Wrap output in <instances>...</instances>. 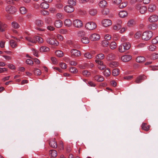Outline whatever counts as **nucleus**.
<instances>
[{
  "label": "nucleus",
  "mask_w": 158,
  "mask_h": 158,
  "mask_svg": "<svg viewBox=\"0 0 158 158\" xmlns=\"http://www.w3.org/2000/svg\"><path fill=\"white\" fill-rule=\"evenodd\" d=\"M55 54L58 57H62L63 56V52L60 50H57L56 51Z\"/></svg>",
  "instance_id": "42"
},
{
  "label": "nucleus",
  "mask_w": 158,
  "mask_h": 158,
  "mask_svg": "<svg viewBox=\"0 0 158 158\" xmlns=\"http://www.w3.org/2000/svg\"><path fill=\"white\" fill-rule=\"evenodd\" d=\"M137 62L139 63H142L145 61V58L143 56H139L137 57L136 59Z\"/></svg>",
  "instance_id": "22"
},
{
  "label": "nucleus",
  "mask_w": 158,
  "mask_h": 158,
  "mask_svg": "<svg viewBox=\"0 0 158 158\" xmlns=\"http://www.w3.org/2000/svg\"><path fill=\"white\" fill-rule=\"evenodd\" d=\"M101 63H98V68L101 70H103L106 68V66L103 64V62H102Z\"/></svg>",
  "instance_id": "48"
},
{
  "label": "nucleus",
  "mask_w": 158,
  "mask_h": 158,
  "mask_svg": "<svg viewBox=\"0 0 158 158\" xmlns=\"http://www.w3.org/2000/svg\"><path fill=\"white\" fill-rule=\"evenodd\" d=\"M141 35V32H137L135 35V38L136 39H138L140 38Z\"/></svg>",
  "instance_id": "57"
},
{
  "label": "nucleus",
  "mask_w": 158,
  "mask_h": 158,
  "mask_svg": "<svg viewBox=\"0 0 158 158\" xmlns=\"http://www.w3.org/2000/svg\"><path fill=\"white\" fill-rule=\"evenodd\" d=\"M109 65L110 67L114 68L117 67L119 65V64L116 61H112L109 64Z\"/></svg>",
  "instance_id": "29"
},
{
  "label": "nucleus",
  "mask_w": 158,
  "mask_h": 158,
  "mask_svg": "<svg viewBox=\"0 0 158 158\" xmlns=\"http://www.w3.org/2000/svg\"><path fill=\"white\" fill-rule=\"evenodd\" d=\"M77 35L78 36L83 37L85 36L86 33L84 31H80L77 32Z\"/></svg>",
  "instance_id": "39"
},
{
  "label": "nucleus",
  "mask_w": 158,
  "mask_h": 158,
  "mask_svg": "<svg viewBox=\"0 0 158 158\" xmlns=\"http://www.w3.org/2000/svg\"><path fill=\"white\" fill-rule=\"evenodd\" d=\"M152 32L151 31L144 32L142 36V39L145 40H148L152 36Z\"/></svg>",
  "instance_id": "2"
},
{
  "label": "nucleus",
  "mask_w": 158,
  "mask_h": 158,
  "mask_svg": "<svg viewBox=\"0 0 158 158\" xmlns=\"http://www.w3.org/2000/svg\"><path fill=\"white\" fill-rule=\"evenodd\" d=\"M69 70L70 72L74 73H76L78 71L76 68L73 67H70Z\"/></svg>",
  "instance_id": "51"
},
{
  "label": "nucleus",
  "mask_w": 158,
  "mask_h": 158,
  "mask_svg": "<svg viewBox=\"0 0 158 158\" xmlns=\"http://www.w3.org/2000/svg\"><path fill=\"white\" fill-rule=\"evenodd\" d=\"M7 25L2 22L0 21V31L2 32L5 31V28L7 27Z\"/></svg>",
  "instance_id": "30"
},
{
  "label": "nucleus",
  "mask_w": 158,
  "mask_h": 158,
  "mask_svg": "<svg viewBox=\"0 0 158 158\" xmlns=\"http://www.w3.org/2000/svg\"><path fill=\"white\" fill-rule=\"evenodd\" d=\"M102 24L104 27H107L111 25V21L109 19H104L102 21Z\"/></svg>",
  "instance_id": "14"
},
{
  "label": "nucleus",
  "mask_w": 158,
  "mask_h": 158,
  "mask_svg": "<svg viewBox=\"0 0 158 158\" xmlns=\"http://www.w3.org/2000/svg\"><path fill=\"white\" fill-rule=\"evenodd\" d=\"M89 39L92 41H96L98 40L100 38V36L99 34L94 33L90 35Z\"/></svg>",
  "instance_id": "7"
},
{
  "label": "nucleus",
  "mask_w": 158,
  "mask_h": 158,
  "mask_svg": "<svg viewBox=\"0 0 158 158\" xmlns=\"http://www.w3.org/2000/svg\"><path fill=\"white\" fill-rule=\"evenodd\" d=\"M10 46L13 48H16L17 46V43L13 40H10Z\"/></svg>",
  "instance_id": "33"
},
{
  "label": "nucleus",
  "mask_w": 158,
  "mask_h": 158,
  "mask_svg": "<svg viewBox=\"0 0 158 158\" xmlns=\"http://www.w3.org/2000/svg\"><path fill=\"white\" fill-rule=\"evenodd\" d=\"M107 2L105 0L101 1L99 3V5L100 7L103 8L106 6Z\"/></svg>",
  "instance_id": "36"
},
{
  "label": "nucleus",
  "mask_w": 158,
  "mask_h": 158,
  "mask_svg": "<svg viewBox=\"0 0 158 158\" xmlns=\"http://www.w3.org/2000/svg\"><path fill=\"white\" fill-rule=\"evenodd\" d=\"M110 48L111 49H114L117 47V44L116 42H111L110 45Z\"/></svg>",
  "instance_id": "44"
},
{
  "label": "nucleus",
  "mask_w": 158,
  "mask_h": 158,
  "mask_svg": "<svg viewBox=\"0 0 158 158\" xmlns=\"http://www.w3.org/2000/svg\"><path fill=\"white\" fill-rule=\"evenodd\" d=\"M147 78L146 76L144 75H140L137 77L135 80V82L136 83H140Z\"/></svg>",
  "instance_id": "11"
},
{
  "label": "nucleus",
  "mask_w": 158,
  "mask_h": 158,
  "mask_svg": "<svg viewBox=\"0 0 158 158\" xmlns=\"http://www.w3.org/2000/svg\"><path fill=\"white\" fill-rule=\"evenodd\" d=\"M63 25L62 22L60 20H56L55 22L54 25L57 28L61 27Z\"/></svg>",
  "instance_id": "19"
},
{
  "label": "nucleus",
  "mask_w": 158,
  "mask_h": 158,
  "mask_svg": "<svg viewBox=\"0 0 158 158\" xmlns=\"http://www.w3.org/2000/svg\"><path fill=\"white\" fill-rule=\"evenodd\" d=\"M40 7L43 9H47L49 7V5L46 2H43L40 5Z\"/></svg>",
  "instance_id": "25"
},
{
  "label": "nucleus",
  "mask_w": 158,
  "mask_h": 158,
  "mask_svg": "<svg viewBox=\"0 0 158 158\" xmlns=\"http://www.w3.org/2000/svg\"><path fill=\"white\" fill-rule=\"evenodd\" d=\"M11 26L12 27L15 29H17L20 27L19 24L17 22L15 21L12 22Z\"/></svg>",
  "instance_id": "34"
},
{
  "label": "nucleus",
  "mask_w": 158,
  "mask_h": 158,
  "mask_svg": "<svg viewBox=\"0 0 158 158\" xmlns=\"http://www.w3.org/2000/svg\"><path fill=\"white\" fill-rule=\"evenodd\" d=\"M102 12L103 15H107L109 13V9L107 8H105L102 11Z\"/></svg>",
  "instance_id": "50"
},
{
  "label": "nucleus",
  "mask_w": 158,
  "mask_h": 158,
  "mask_svg": "<svg viewBox=\"0 0 158 158\" xmlns=\"http://www.w3.org/2000/svg\"><path fill=\"white\" fill-rule=\"evenodd\" d=\"M35 24L38 26L39 27H42L44 25L43 21L39 19H36L35 21Z\"/></svg>",
  "instance_id": "31"
},
{
  "label": "nucleus",
  "mask_w": 158,
  "mask_h": 158,
  "mask_svg": "<svg viewBox=\"0 0 158 158\" xmlns=\"http://www.w3.org/2000/svg\"><path fill=\"white\" fill-rule=\"evenodd\" d=\"M76 0H68V3L69 5L73 7L74 6L76 5Z\"/></svg>",
  "instance_id": "43"
},
{
  "label": "nucleus",
  "mask_w": 158,
  "mask_h": 158,
  "mask_svg": "<svg viewBox=\"0 0 158 158\" xmlns=\"http://www.w3.org/2000/svg\"><path fill=\"white\" fill-rule=\"evenodd\" d=\"M25 40L32 43H36L35 36L33 37L26 36L25 37Z\"/></svg>",
  "instance_id": "18"
},
{
  "label": "nucleus",
  "mask_w": 158,
  "mask_h": 158,
  "mask_svg": "<svg viewBox=\"0 0 158 158\" xmlns=\"http://www.w3.org/2000/svg\"><path fill=\"white\" fill-rule=\"evenodd\" d=\"M94 79L98 82H102L104 81L103 77L100 75H95L94 77Z\"/></svg>",
  "instance_id": "17"
},
{
  "label": "nucleus",
  "mask_w": 158,
  "mask_h": 158,
  "mask_svg": "<svg viewBox=\"0 0 158 158\" xmlns=\"http://www.w3.org/2000/svg\"><path fill=\"white\" fill-rule=\"evenodd\" d=\"M46 41L49 44L54 46H57L59 45L58 42L53 37L47 38L46 39Z\"/></svg>",
  "instance_id": "3"
},
{
  "label": "nucleus",
  "mask_w": 158,
  "mask_h": 158,
  "mask_svg": "<svg viewBox=\"0 0 158 158\" xmlns=\"http://www.w3.org/2000/svg\"><path fill=\"white\" fill-rule=\"evenodd\" d=\"M49 153L50 156L53 158L56 157L57 156V152L54 150H51L49 152Z\"/></svg>",
  "instance_id": "26"
},
{
  "label": "nucleus",
  "mask_w": 158,
  "mask_h": 158,
  "mask_svg": "<svg viewBox=\"0 0 158 158\" xmlns=\"http://www.w3.org/2000/svg\"><path fill=\"white\" fill-rule=\"evenodd\" d=\"M72 22L69 19H66L64 22V25L68 27H70L72 25Z\"/></svg>",
  "instance_id": "32"
},
{
  "label": "nucleus",
  "mask_w": 158,
  "mask_h": 158,
  "mask_svg": "<svg viewBox=\"0 0 158 158\" xmlns=\"http://www.w3.org/2000/svg\"><path fill=\"white\" fill-rule=\"evenodd\" d=\"M40 14L44 15H47L49 14V12L48 11L46 10H41L40 11Z\"/></svg>",
  "instance_id": "55"
},
{
  "label": "nucleus",
  "mask_w": 158,
  "mask_h": 158,
  "mask_svg": "<svg viewBox=\"0 0 158 158\" xmlns=\"http://www.w3.org/2000/svg\"><path fill=\"white\" fill-rule=\"evenodd\" d=\"M115 55L113 53H111L108 54L106 56V59L108 60H114L115 59Z\"/></svg>",
  "instance_id": "21"
},
{
  "label": "nucleus",
  "mask_w": 158,
  "mask_h": 158,
  "mask_svg": "<svg viewBox=\"0 0 158 158\" xmlns=\"http://www.w3.org/2000/svg\"><path fill=\"white\" fill-rule=\"evenodd\" d=\"M136 9L139 11L141 14L145 13L147 10V7L145 6H142L140 5H137L136 6Z\"/></svg>",
  "instance_id": "6"
},
{
  "label": "nucleus",
  "mask_w": 158,
  "mask_h": 158,
  "mask_svg": "<svg viewBox=\"0 0 158 158\" xmlns=\"http://www.w3.org/2000/svg\"><path fill=\"white\" fill-rule=\"evenodd\" d=\"M150 127L149 125L147 126V124L145 123H143L141 126L142 129L146 131H148L149 130Z\"/></svg>",
  "instance_id": "24"
},
{
  "label": "nucleus",
  "mask_w": 158,
  "mask_h": 158,
  "mask_svg": "<svg viewBox=\"0 0 158 158\" xmlns=\"http://www.w3.org/2000/svg\"><path fill=\"white\" fill-rule=\"evenodd\" d=\"M56 17L59 19H61L63 18V15L61 13H58L56 15Z\"/></svg>",
  "instance_id": "62"
},
{
  "label": "nucleus",
  "mask_w": 158,
  "mask_h": 158,
  "mask_svg": "<svg viewBox=\"0 0 158 158\" xmlns=\"http://www.w3.org/2000/svg\"><path fill=\"white\" fill-rule=\"evenodd\" d=\"M33 55L37 57H39L38 52L34 48L32 49Z\"/></svg>",
  "instance_id": "59"
},
{
  "label": "nucleus",
  "mask_w": 158,
  "mask_h": 158,
  "mask_svg": "<svg viewBox=\"0 0 158 158\" xmlns=\"http://www.w3.org/2000/svg\"><path fill=\"white\" fill-rule=\"evenodd\" d=\"M45 22L48 24H51L52 22V20L50 17H47L44 19Z\"/></svg>",
  "instance_id": "38"
},
{
  "label": "nucleus",
  "mask_w": 158,
  "mask_h": 158,
  "mask_svg": "<svg viewBox=\"0 0 158 158\" xmlns=\"http://www.w3.org/2000/svg\"><path fill=\"white\" fill-rule=\"evenodd\" d=\"M158 25L156 23H152L148 26V29L150 30H155L158 27Z\"/></svg>",
  "instance_id": "23"
},
{
  "label": "nucleus",
  "mask_w": 158,
  "mask_h": 158,
  "mask_svg": "<svg viewBox=\"0 0 158 158\" xmlns=\"http://www.w3.org/2000/svg\"><path fill=\"white\" fill-rule=\"evenodd\" d=\"M119 16L121 18H125L127 16V13L125 10L121 11L119 13Z\"/></svg>",
  "instance_id": "27"
},
{
  "label": "nucleus",
  "mask_w": 158,
  "mask_h": 158,
  "mask_svg": "<svg viewBox=\"0 0 158 158\" xmlns=\"http://www.w3.org/2000/svg\"><path fill=\"white\" fill-rule=\"evenodd\" d=\"M104 75L106 77H108L110 74V71L108 69H106L103 72Z\"/></svg>",
  "instance_id": "41"
},
{
  "label": "nucleus",
  "mask_w": 158,
  "mask_h": 158,
  "mask_svg": "<svg viewBox=\"0 0 158 158\" xmlns=\"http://www.w3.org/2000/svg\"><path fill=\"white\" fill-rule=\"evenodd\" d=\"M151 58L153 60H155L158 58V54L156 53H153L151 56Z\"/></svg>",
  "instance_id": "60"
},
{
  "label": "nucleus",
  "mask_w": 158,
  "mask_h": 158,
  "mask_svg": "<svg viewBox=\"0 0 158 158\" xmlns=\"http://www.w3.org/2000/svg\"><path fill=\"white\" fill-rule=\"evenodd\" d=\"M109 43L108 41L105 40H103L101 42L102 45L104 47H107L109 46Z\"/></svg>",
  "instance_id": "40"
},
{
  "label": "nucleus",
  "mask_w": 158,
  "mask_h": 158,
  "mask_svg": "<svg viewBox=\"0 0 158 158\" xmlns=\"http://www.w3.org/2000/svg\"><path fill=\"white\" fill-rule=\"evenodd\" d=\"M6 10L8 13L14 14L16 12V10L14 6L9 5L6 8Z\"/></svg>",
  "instance_id": "5"
},
{
  "label": "nucleus",
  "mask_w": 158,
  "mask_h": 158,
  "mask_svg": "<svg viewBox=\"0 0 158 158\" xmlns=\"http://www.w3.org/2000/svg\"><path fill=\"white\" fill-rule=\"evenodd\" d=\"M34 74L35 75H40L41 73V72L40 70L38 69L35 68L33 71Z\"/></svg>",
  "instance_id": "46"
},
{
  "label": "nucleus",
  "mask_w": 158,
  "mask_h": 158,
  "mask_svg": "<svg viewBox=\"0 0 158 158\" xmlns=\"http://www.w3.org/2000/svg\"><path fill=\"white\" fill-rule=\"evenodd\" d=\"M105 57L104 55L102 53H100L97 55L95 58L96 59L95 61L97 63H101L102 62L101 60L104 59Z\"/></svg>",
  "instance_id": "8"
},
{
  "label": "nucleus",
  "mask_w": 158,
  "mask_h": 158,
  "mask_svg": "<svg viewBox=\"0 0 158 158\" xmlns=\"http://www.w3.org/2000/svg\"><path fill=\"white\" fill-rule=\"evenodd\" d=\"M20 13L22 14H24L27 12V10L26 8L24 7H21L20 8Z\"/></svg>",
  "instance_id": "53"
},
{
  "label": "nucleus",
  "mask_w": 158,
  "mask_h": 158,
  "mask_svg": "<svg viewBox=\"0 0 158 158\" xmlns=\"http://www.w3.org/2000/svg\"><path fill=\"white\" fill-rule=\"evenodd\" d=\"M59 32L61 34H66L68 33L69 31L66 29H63L60 30Z\"/></svg>",
  "instance_id": "52"
},
{
  "label": "nucleus",
  "mask_w": 158,
  "mask_h": 158,
  "mask_svg": "<svg viewBox=\"0 0 158 158\" xmlns=\"http://www.w3.org/2000/svg\"><path fill=\"white\" fill-rule=\"evenodd\" d=\"M148 21L151 23H155L158 20V16L156 15H151L148 18Z\"/></svg>",
  "instance_id": "13"
},
{
  "label": "nucleus",
  "mask_w": 158,
  "mask_h": 158,
  "mask_svg": "<svg viewBox=\"0 0 158 158\" xmlns=\"http://www.w3.org/2000/svg\"><path fill=\"white\" fill-rule=\"evenodd\" d=\"M49 48L46 46H42L40 49V52H47L49 51Z\"/></svg>",
  "instance_id": "28"
},
{
  "label": "nucleus",
  "mask_w": 158,
  "mask_h": 158,
  "mask_svg": "<svg viewBox=\"0 0 158 158\" xmlns=\"http://www.w3.org/2000/svg\"><path fill=\"white\" fill-rule=\"evenodd\" d=\"M152 42L153 44H156L158 43V36L156 37L152 40Z\"/></svg>",
  "instance_id": "64"
},
{
  "label": "nucleus",
  "mask_w": 158,
  "mask_h": 158,
  "mask_svg": "<svg viewBox=\"0 0 158 158\" xmlns=\"http://www.w3.org/2000/svg\"><path fill=\"white\" fill-rule=\"evenodd\" d=\"M148 48L150 51H153L156 49V47L154 44H152L148 46Z\"/></svg>",
  "instance_id": "49"
},
{
  "label": "nucleus",
  "mask_w": 158,
  "mask_h": 158,
  "mask_svg": "<svg viewBox=\"0 0 158 158\" xmlns=\"http://www.w3.org/2000/svg\"><path fill=\"white\" fill-rule=\"evenodd\" d=\"M64 10L65 11L68 13H70L74 10V8L72 6L69 5L66 6L64 7Z\"/></svg>",
  "instance_id": "15"
},
{
  "label": "nucleus",
  "mask_w": 158,
  "mask_h": 158,
  "mask_svg": "<svg viewBox=\"0 0 158 158\" xmlns=\"http://www.w3.org/2000/svg\"><path fill=\"white\" fill-rule=\"evenodd\" d=\"M59 65L62 69H65L67 67L66 64L62 62L60 63Z\"/></svg>",
  "instance_id": "63"
},
{
  "label": "nucleus",
  "mask_w": 158,
  "mask_h": 158,
  "mask_svg": "<svg viewBox=\"0 0 158 158\" xmlns=\"http://www.w3.org/2000/svg\"><path fill=\"white\" fill-rule=\"evenodd\" d=\"M84 56L87 59H90L93 57V55L89 52L85 53L84 54Z\"/></svg>",
  "instance_id": "58"
},
{
  "label": "nucleus",
  "mask_w": 158,
  "mask_h": 158,
  "mask_svg": "<svg viewBox=\"0 0 158 158\" xmlns=\"http://www.w3.org/2000/svg\"><path fill=\"white\" fill-rule=\"evenodd\" d=\"M97 13V10L96 9H91L89 11V14L91 15H95Z\"/></svg>",
  "instance_id": "45"
},
{
  "label": "nucleus",
  "mask_w": 158,
  "mask_h": 158,
  "mask_svg": "<svg viewBox=\"0 0 158 158\" xmlns=\"http://www.w3.org/2000/svg\"><path fill=\"white\" fill-rule=\"evenodd\" d=\"M131 44L129 42H124L121 44L118 47V51L120 52H125L131 47Z\"/></svg>",
  "instance_id": "1"
},
{
  "label": "nucleus",
  "mask_w": 158,
  "mask_h": 158,
  "mask_svg": "<svg viewBox=\"0 0 158 158\" xmlns=\"http://www.w3.org/2000/svg\"><path fill=\"white\" fill-rule=\"evenodd\" d=\"M49 141V144L51 147L54 148H57V144L55 138H52L50 139Z\"/></svg>",
  "instance_id": "10"
},
{
  "label": "nucleus",
  "mask_w": 158,
  "mask_h": 158,
  "mask_svg": "<svg viewBox=\"0 0 158 158\" xmlns=\"http://www.w3.org/2000/svg\"><path fill=\"white\" fill-rule=\"evenodd\" d=\"M119 73V71L118 69H115L113 70L112 72V75L115 76L118 75Z\"/></svg>",
  "instance_id": "47"
},
{
  "label": "nucleus",
  "mask_w": 158,
  "mask_h": 158,
  "mask_svg": "<svg viewBox=\"0 0 158 158\" xmlns=\"http://www.w3.org/2000/svg\"><path fill=\"white\" fill-rule=\"evenodd\" d=\"M156 9V6L153 4H151L149 5L148 10V11L150 12H152L154 11Z\"/></svg>",
  "instance_id": "20"
},
{
  "label": "nucleus",
  "mask_w": 158,
  "mask_h": 158,
  "mask_svg": "<svg viewBox=\"0 0 158 158\" xmlns=\"http://www.w3.org/2000/svg\"><path fill=\"white\" fill-rule=\"evenodd\" d=\"M70 52L72 56L78 57L81 55L80 52L77 49H72Z\"/></svg>",
  "instance_id": "12"
},
{
  "label": "nucleus",
  "mask_w": 158,
  "mask_h": 158,
  "mask_svg": "<svg viewBox=\"0 0 158 158\" xmlns=\"http://www.w3.org/2000/svg\"><path fill=\"white\" fill-rule=\"evenodd\" d=\"M114 4L118 5L122 2V0H112Z\"/></svg>",
  "instance_id": "61"
},
{
  "label": "nucleus",
  "mask_w": 158,
  "mask_h": 158,
  "mask_svg": "<svg viewBox=\"0 0 158 158\" xmlns=\"http://www.w3.org/2000/svg\"><path fill=\"white\" fill-rule=\"evenodd\" d=\"M82 74L85 77H88L90 75V73L87 70H84L82 72Z\"/></svg>",
  "instance_id": "56"
},
{
  "label": "nucleus",
  "mask_w": 158,
  "mask_h": 158,
  "mask_svg": "<svg viewBox=\"0 0 158 158\" xmlns=\"http://www.w3.org/2000/svg\"><path fill=\"white\" fill-rule=\"evenodd\" d=\"M97 25L95 23L93 22H89L87 23L85 25L86 28L89 30H93L97 27Z\"/></svg>",
  "instance_id": "4"
},
{
  "label": "nucleus",
  "mask_w": 158,
  "mask_h": 158,
  "mask_svg": "<svg viewBox=\"0 0 158 158\" xmlns=\"http://www.w3.org/2000/svg\"><path fill=\"white\" fill-rule=\"evenodd\" d=\"M81 41L82 43L85 44H87L89 42L88 38L85 36L82 38L81 39Z\"/></svg>",
  "instance_id": "35"
},
{
  "label": "nucleus",
  "mask_w": 158,
  "mask_h": 158,
  "mask_svg": "<svg viewBox=\"0 0 158 158\" xmlns=\"http://www.w3.org/2000/svg\"><path fill=\"white\" fill-rule=\"evenodd\" d=\"M36 43L37 42L41 44L43 42V39L40 37L35 36Z\"/></svg>",
  "instance_id": "37"
},
{
  "label": "nucleus",
  "mask_w": 158,
  "mask_h": 158,
  "mask_svg": "<svg viewBox=\"0 0 158 158\" xmlns=\"http://www.w3.org/2000/svg\"><path fill=\"white\" fill-rule=\"evenodd\" d=\"M127 2H123L121 3H120L119 7L120 8H123L127 6Z\"/></svg>",
  "instance_id": "54"
},
{
  "label": "nucleus",
  "mask_w": 158,
  "mask_h": 158,
  "mask_svg": "<svg viewBox=\"0 0 158 158\" xmlns=\"http://www.w3.org/2000/svg\"><path fill=\"white\" fill-rule=\"evenodd\" d=\"M132 58L131 56L130 55H126L122 56L121 60L123 62H126L130 61Z\"/></svg>",
  "instance_id": "16"
},
{
  "label": "nucleus",
  "mask_w": 158,
  "mask_h": 158,
  "mask_svg": "<svg viewBox=\"0 0 158 158\" xmlns=\"http://www.w3.org/2000/svg\"><path fill=\"white\" fill-rule=\"evenodd\" d=\"M73 26L79 28L83 26L82 22L79 19H75L74 20L73 22Z\"/></svg>",
  "instance_id": "9"
}]
</instances>
